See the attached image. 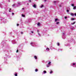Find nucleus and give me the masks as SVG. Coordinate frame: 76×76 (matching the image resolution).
Returning a JSON list of instances; mask_svg holds the SVG:
<instances>
[{"instance_id":"f257e3e1","label":"nucleus","mask_w":76,"mask_h":76,"mask_svg":"<svg viewBox=\"0 0 76 76\" xmlns=\"http://www.w3.org/2000/svg\"><path fill=\"white\" fill-rule=\"evenodd\" d=\"M31 46H33L34 47V45H35V44L34 43H33L32 42H31Z\"/></svg>"},{"instance_id":"f03ea898","label":"nucleus","mask_w":76,"mask_h":76,"mask_svg":"<svg viewBox=\"0 0 76 76\" xmlns=\"http://www.w3.org/2000/svg\"><path fill=\"white\" fill-rule=\"evenodd\" d=\"M12 42L13 44H15V42H16L15 40H14L12 41Z\"/></svg>"},{"instance_id":"7ed1b4c3","label":"nucleus","mask_w":76,"mask_h":76,"mask_svg":"<svg viewBox=\"0 0 76 76\" xmlns=\"http://www.w3.org/2000/svg\"><path fill=\"white\" fill-rule=\"evenodd\" d=\"M21 2H18V6H20V5H21Z\"/></svg>"},{"instance_id":"20e7f679","label":"nucleus","mask_w":76,"mask_h":76,"mask_svg":"<svg viewBox=\"0 0 76 76\" xmlns=\"http://www.w3.org/2000/svg\"><path fill=\"white\" fill-rule=\"evenodd\" d=\"M70 15H71V16H73L74 15V14H73V13H71L70 14Z\"/></svg>"},{"instance_id":"39448f33","label":"nucleus","mask_w":76,"mask_h":76,"mask_svg":"<svg viewBox=\"0 0 76 76\" xmlns=\"http://www.w3.org/2000/svg\"><path fill=\"white\" fill-rule=\"evenodd\" d=\"M33 7H34V8H36V5H35V4H34Z\"/></svg>"},{"instance_id":"423d86ee","label":"nucleus","mask_w":76,"mask_h":76,"mask_svg":"<svg viewBox=\"0 0 76 76\" xmlns=\"http://www.w3.org/2000/svg\"><path fill=\"white\" fill-rule=\"evenodd\" d=\"M57 45H58V46H59V45H60V43L59 42H57Z\"/></svg>"},{"instance_id":"0eeeda50","label":"nucleus","mask_w":76,"mask_h":76,"mask_svg":"<svg viewBox=\"0 0 76 76\" xmlns=\"http://www.w3.org/2000/svg\"><path fill=\"white\" fill-rule=\"evenodd\" d=\"M73 9H74V10H75V9H76V7H74V8H73Z\"/></svg>"},{"instance_id":"6e6552de","label":"nucleus","mask_w":76,"mask_h":76,"mask_svg":"<svg viewBox=\"0 0 76 76\" xmlns=\"http://www.w3.org/2000/svg\"><path fill=\"white\" fill-rule=\"evenodd\" d=\"M57 20H58V18H56L55 19V22H57Z\"/></svg>"},{"instance_id":"1a4fd4ad","label":"nucleus","mask_w":76,"mask_h":76,"mask_svg":"<svg viewBox=\"0 0 76 76\" xmlns=\"http://www.w3.org/2000/svg\"><path fill=\"white\" fill-rule=\"evenodd\" d=\"M50 65L48 64V65H47V67H50Z\"/></svg>"},{"instance_id":"9d476101","label":"nucleus","mask_w":76,"mask_h":76,"mask_svg":"<svg viewBox=\"0 0 76 76\" xmlns=\"http://www.w3.org/2000/svg\"><path fill=\"white\" fill-rule=\"evenodd\" d=\"M44 7V5H42L41 6H40V8H42V7Z\"/></svg>"},{"instance_id":"9b49d317","label":"nucleus","mask_w":76,"mask_h":76,"mask_svg":"<svg viewBox=\"0 0 76 76\" xmlns=\"http://www.w3.org/2000/svg\"><path fill=\"white\" fill-rule=\"evenodd\" d=\"M34 58H35V59H37V56H34Z\"/></svg>"},{"instance_id":"f8f14e48","label":"nucleus","mask_w":76,"mask_h":76,"mask_svg":"<svg viewBox=\"0 0 76 76\" xmlns=\"http://www.w3.org/2000/svg\"><path fill=\"white\" fill-rule=\"evenodd\" d=\"M75 22H74L73 23H71V25H74V24H75Z\"/></svg>"},{"instance_id":"ddd939ff","label":"nucleus","mask_w":76,"mask_h":76,"mask_svg":"<svg viewBox=\"0 0 76 76\" xmlns=\"http://www.w3.org/2000/svg\"><path fill=\"white\" fill-rule=\"evenodd\" d=\"M46 50H47L48 51L49 50V48H47L46 49Z\"/></svg>"},{"instance_id":"4468645a","label":"nucleus","mask_w":76,"mask_h":76,"mask_svg":"<svg viewBox=\"0 0 76 76\" xmlns=\"http://www.w3.org/2000/svg\"><path fill=\"white\" fill-rule=\"evenodd\" d=\"M44 74H45V73H47V72H46V71H44Z\"/></svg>"},{"instance_id":"2eb2a0df","label":"nucleus","mask_w":76,"mask_h":76,"mask_svg":"<svg viewBox=\"0 0 76 76\" xmlns=\"http://www.w3.org/2000/svg\"><path fill=\"white\" fill-rule=\"evenodd\" d=\"M74 4H71L72 6L73 7H74Z\"/></svg>"},{"instance_id":"dca6fc26","label":"nucleus","mask_w":76,"mask_h":76,"mask_svg":"<svg viewBox=\"0 0 76 76\" xmlns=\"http://www.w3.org/2000/svg\"><path fill=\"white\" fill-rule=\"evenodd\" d=\"M59 23H60V22H56V25H57V24H59Z\"/></svg>"},{"instance_id":"f3484780","label":"nucleus","mask_w":76,"mask_h":76,"mask_svg":"<svg viewBox=\"0 0 76 76\" xmlns=\"http://www.w3.org/2000/svg\"><path fill=\"white\" fill-rule=\"evenodd\" d=\"M57 2V1H53V3H56Z\"/></svg>"},{"instance_id":"a211bd4d","label":"nucleus","mask_w":76,"mask_h":76,"mask_svg":"<svg viewBox=\"0 0 76 76\" xmlns=\"http://www.w3.org/2000/svg\"><path fill=\"white\" fill-rule=\"evenodd\" d=\"M71 20H75V19H74V18H71Z\"/></svg>"},{"instance_id":"6ab92c4d","label":"nucleus","mask_w":76,"mask_h":76,"mask_svg":"<svg viewBox=\"0 0 76 76\" xmlns=\"http://www.w3.org/2000/svg\"><path fill=\"white\" fill-rule=\"evenodd\" d=\"M40 25V23H38V24H37V25L38 26H39V25Z\"/></svg>"},{"instance_id":"aec40b11","label":"nucleus","mask_w":76,"mask_h":76,"mask_svg":"<svg viewBox=\"0 0 76 76\" xmlns=\"http://www.w3.org/2000/svg\"><path fill=\"white\" fill-rule=\"evenodd\" d=\"M59 50H61V51H62V49H59L58 50V51H59Z\"/></svg>"},{"instance_id":"412c9836","label":"nucleus","mask_w":76,"mask_h":76,"mask_svg":"<svg viewBox=\"0 0 76 76\" xmlns=\"http://www.w3.org/2000/svg\"><path fill=\"white\" fill-rule=\"evenodd\" d=\"M35 71L37 72L38 71V69H35Z\"/></svg>"},{"instance_id":"4be33fe9","label":"nucleus","mask_w":76,"mask_h":76,"mask_svg":"<svg viewBox=\"0 0 76 76\" xmlns=\"http://www.w3.org/2000/svg\"><path fill=\"white\" fill-rule=\"evenodd\" d=\"M53 73V71H51L50 72V74H51V73Z\"/></svg>"},{"instance_id":"5701e85b","label":"nucleus","mask_w":76,"mask_h":76,"mask_svg":"<svg viewBox=\"0 0 76 76\" xmlns=\"http://www.w3.org/2000/svg\"><path fill=\"white\" fill-rule=\"evenodd\" d=\"M22 16L23 17H25V15H23V14H22Z\"/></svg>"},{"instance_id":"b1692460","label":"nucleus","mask_w":76,"mask_h":76,"mask_svg":"<svg viewBox=\"0 0 76 76\" xmlns=\"http://www.w3.org/2000/svg\"><path fill=\"white\" fill-rule=\"evenodd\" d=\"M51 64V62H50L49 61V63H48V64Z\"/></svg>"},{"instance_id":"393cba45","label":"nucleus","mask_w":76,"mask_h":76,"mask_svg":"<svg viewBox=\"0 0 76 76\" xmlns=\"http://www.w3.org/2000/svg\"><path fill=\"white\" fill-rule=\"evenodd\" d=\"M64 19H67V17L65 16V17H64Z\"/></svg>"},{"instance_id":"a878e982","label":"nucleus","mask_w":76,"mask_h":76,"mask_svg":"<svg viewBox=\"0 0 76 76\" xmlns=\"http://www.w3.org/2000/svg\"><path fill=\"white\" fill-rule=\"evenodd\" d=\"M15 76H18V75H17V73H15Z\"/></svg>"},{"instance_id":"bb28decb","label":"nucleus","mask_w":76,"mask_h":76,"mask_svg":"<svg viewBox=\"0 0 76 76\" xmlns=\"http://www.w3.org/2000/svg\"><path fill=\"white\" fill-rule=\"evenodd\" d=\"M12 6H13V7H15V4H13V5H12Z\"/></svg>"},{"instance_id":"cd10ccee","label":"nucleus","mask_w":76,"mask_h":76,"mask_svg":"<svg viewBox=\"0 0 76 76\" xmlns=\"http://www.w3.org/2000/svg\"><path fill=\"white\" fill-rule=\"evenodd\" d=\"M21 34H23V32L21 31Z\"/></svg>"},{"instance_id":"c85d7f7f","label":"nucleus","mask_w":76,"mask_h":76,"mask_svg":"<svg viewBox=\"0 0 76 76\" xmlns=\"http://www.w3.org/2000/svg\"><path fill=\"white\" fill-rule=\"evenodd\" d=\"M63 35H65V33H63L62 34Z\"/></svg>"},{"instance_id":"c756f323","label":"nucleus","mask_w":76,"mask_h":76,"mask_svg":"<svg viewBox=\"0 0 76 76\" xmlns=\"http://www.w3.org/2000/svg\"><path fill=\"white\" fill-rule=\"evenodd\" d=\"M66 12H69V10H66Z\"/></svg>"},{"instance_id":"7c9ffc66","label":"nucleus","mask_w":76,"mask_h":76,"mask_svg":"<svg viewBox=\"0 0 76 76\" xmlns=\"http://www.w3.org/2000/svg\"><path fill=\"white\" fill-rule=\"evenodd\" d=\"M16 53H18V50H17L16 51Z\"/></svg>"},{"instance_id":"2f4dec72","label":"nucleus","mask_w":76,"mask_h":76,"mask_svg":"<svg viewBox=\"0 0 76 76\" xmlns=\"http://www.w3.org/2000/svg\"><path fill=\"white\" fill-rule=\"evenodd\" d=\"M38 34L39 35V36H40V34H39V33H38Z\"/></svg>"},{"instance_id":"473e14b6","label":"nucleus","mask_w":76,"mask_h":76,"mask_svg":"<svg viewBox=\"0 0 76 76\" xmlns=\"http://www.w3.org/2000/svg\"><path fill=\"white\" fill-rule=\"evenodd\" d=\"M44 1L45 2L47 1V0H44Z\"/></svg>"},{"instance_id":"72a5a7b5","label":"nucleus","mask_w":76,"mask_h":76,"mask_svg":"<svg viewBox=\"0 0 76 76\" xmlns=\"http://www.w3.org/2000/svg\"><path fill=\"white\" fill-rule=\"evenodd\" d=\"M17 26H19V24H17Z\"/></svg>"},{"instance_id":"f704fd0d","label":"nucleus","mask_w":76,"mask_h":76,"mask_svg":"<svg viewBox=\"0 0 76 76\" xmlns=\"http://www.w3.org/2000/svg\"><path fill=\"white\" fill-rule=\"evenodd\" d=\"M31 33H32V34H33V33H34V32L32 31H31Z\"/></svg>"},{"instance_id":"c9c22d12","label":"nucleus","mask_w":76,"mask_h":76,"mask_svg":"<svg viewBox=\"0 0 76 76\" xmlns=\"http://www.w3.org/2000/svg\"><path fill=\"white\" fill-rule=\"evenodd\" d=\"M29 2H31V0H29Z\"/></svg>"},{"instance_id":"e433bc0d","label":"nucleus","mask_w":76,"mask_h":76,"mask_svg":"<svg viewBox=\"0 0 76 76\" xmlns=\"http://www.w3.org/2000/svg\"><path fill=\"white\" fill-rule=\"evenodd\" d=\"M12 15H14V13H12Z\"/></svg>"},{"instance_id":"4c0bfd02","label":"nucleus","mask_w":76,"mask_h":76,"mask_svg":"<svg viewBox=\"0 0 76 76\" xmlns=\"http://www.w3.org/2000/svg\"><path fill=\"white\" fill-rule=\"evenodd\" d=\"M74 15L75 16H76V14H75Z\"/></svg>"},{"instance_id":"58836bf2","label":"nucleus","mask_w":76,"mask_h":76,"mask_svg":"<svg viewBox=\"0 0 76 76\" xmlns=\"http://www.w3.org/2000/svg\"><path fill=\"white\" fill-rule=\"evenodd\" d=\"M75 63L73 64V65H75Z\"/></svg>"},{"instance_id":"ea45409f","label":"nucleus","mask_w":76,"mask_h":76,"mask_svg":"<svg viewBox=\"0 0 76 76\" xmlns=\"http://www.w3.org/2000/svg\"><path fill=\"white\" fill-rule=\"evenodd\" d=\"M37 32H39V30H37Z\"/></svg>"},{"instance_id":"a19ab883","label":"nucleus","mask_w":76,"mask_h":76,"mask_svg":"<svg viewBox=\"0 0 76 76\" xmlns=\"http://www.w3.org/2000/svg\"><path fill=\"white\" fill-rule=\"evenodd\" d=\"M8 1H9V2H10V0H9Z\"/></svg>"},{"instance_id":"79ce46f5","label":"nucleus","mask_w":76,"mask_h":76,"mask_svg":"<svg viewBox=\"0 0 76 76\" xmlns=\"http://www.w3.org/2000/svg\"><path fill=\"white\" fill-rule=\"evenodd\" d=\"M61 7V5L59 6V7Z\"/></svg>"},{"instance_id":"37998d69","label":"nucleus","mask_w":76,"mask_h":76,"mask_svg":"<svg viewBox=\"0 0 76 76\" xmlns=\"http://www.w3.org/2000/svg\"><path fill=\"white\" fill-rule=\"evenodd\" d=\"M9 12H11V11H10V10H9Z\"/></svg>"},{"instance_id":"c03bdc74","label":"nucleus","mask_w":76,"mask_h":76,"mask_svg":"<svg viewBox=\"0 0 76 76\" xmlns=\"http://www.w3.org/2000/svg\"><path fill=\"white\" fill-rule=\"evenodd\" d=\"M10 10H12V9H11V8L10 9H9Z\"/></svg>"},{"instance_id":"a18cd8bd","label":"nucleus","mask_w":76,"mask_h":76,"mask_svg":"<svg viewBox=\"0 0 76 76\" xmlns=\"http://www.w3.org/2000/svg\"><path fill=\"white\" fill-rule=\"evenodd\" d=\"M23 10L24 9V8H22Z\"/></svg>"},{"instance_id":"49530a36","label":"nucleus","mask_w":76,"mask_h":76,"mask_svg":"<svg viewBox=\"0 0 76 76\" xmlns=\"http://www.w3.org/2000/svg\"><path fill=\"white\" fill-rule=\"evenodd\" d=\"M63 39H65V38H64V37L63 38Z\"/></svg>"},{"instance_id":"de8ad7c7","label":"nucleus","mask_w":76,"mask_h":76,"mask_svg":"<svg viewBox=\"0 0 76 76\" xmlns=\"http://www.w3.org/2000/svg\"><path fill=\"white\" fill-rule=\"evenodd\" d=\"M28 5H29V4H27Z\"/></svg>"},{"instance_id":"09e8293b","label":"nucleus","mask_w":76,"mask_h":76,"mask_svg":"<svg viewBox=\"0 0 76 76\" xmlns=\"http://www.w3.org/2000/svg\"><path fill=\"white\" fill-rule=\"evenodd\" d=\"M1 6V4H0V7Z\"/></svg>"},{"instance_id":"8fccbe9b","label":"nucleus","mask_w":76,"mask_h":76,"mask_svg":"<svg viewBox=\"0 0 76 76\" xmlns=\"http://www.w3.org/2000/svg\"><path fill=\"white\" fill-rule=\"evenodd\" d=\"M72 28H73V27H72Z\"/></svg>"},{"instance_id":"3c124183","label":"nucleus","mask_w":76,"mask_h":76,"mask_svg":"<svg viewBox=\"0 0 76 76\" xmlns=\"http://www.w3.org/2000/svg\"><path fill=\"white\" fill-rule=\"evenodd\" d=\"M18 6H17V7H18Z\"/></svg>"}]
</instances>
